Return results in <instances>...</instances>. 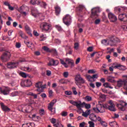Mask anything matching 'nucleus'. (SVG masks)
Wrapping results in <instances>:
<instances>
[{
  "mask_svg": "<svg viewBox=\"0 0 127 127\" xmlns=\"http://www.w3.org/2000/svg\"><path fill=\"white\" fill-rule=\"evenodd\" d=\"M61 115L62 117H66L68 115V113L67 112L63 111L61 113Z\"/></svg>",
  "mask_w": 127,
  "mask_h": 127,
  "instance_id": "49530a36",
  "label": "nucleus"
},
{
  "mask_svg": "<svg viewBox=\"0 0 127 127\" xmlns=\"http://www.w3.org/2000/svg\"><path fill=\"white\" fill-rule=\"evenodd\" d=\"M22 127H32L31 123H26L23 124Z\"/></svg>",
  "mask_w": 127,
  "mask_h": 127,
  "instance_id": "58836bf2",
  "label": "nucleus"
},
{
  "mask_svg": "<svg viewBox=\"0 0 127 127\" xmlns=\"http://www.w3.org/2000/svg\"><path fill=\"white\" fill-rule=\"evenodd\" d=\"M66 61H68V64H69V65H70L71 67L74 66V61L70 60H66Z\"/></svg>",
  "mask_w": 127,
  "mask_h": 127,
  "instance_id": "473e14b6",
  "label": "nucleus"
},
{
  "mask_svg": "<svg viewBox=\"0 0 127 127\" xmlns=\"http://www.w3.org/2000/svg\"><path fill=\"white\" fill-rule=\"evenodd\" d=\"M55 9L56 15H59V14H60V12H61V8L60 6H58V5H57L55 7Z\"/></svg>",
  "mask_w": 127,
  "mask_h": 127,
  "instance_id": "4be33fe9",
  "label": "nucleus"
},
{
  "mask_svg": "<svg viewBox=\"0 0 127 127\" xmlns=\"http://www.w3.org/2000/svg\"><path fill=\"white\" fill-rule=\"evenodd\" d=\"M79 43L76 42L75 43H74V49H75V50H78V48H79Z\"/></svg>",
  "mask_w": 127,
  "mask_h": 127,
  "instance_id": "a18cd8bd",
  "label": "nucleus"
},
{
  "mask_svg": "<svg viewBox=\"0 0 127 127\" xmlns=\"http://www.w3.org/2000/svg\"><path fill=\"white\" fill-rule=\"evenodd\" d=\"M65 95H67V96H70V95H72V92L71 91H65Z\"/></svg>",
  "mask_w": 127,
  "mask_h": 127,
  "instance_id": "e2e57ef3",
  "label": "nucleus"
},
{
  "mask_svg": "<svg viewBox=\"0 0 127 127\" xmlns=\"http://www.w3.org/2000/svg\"><path fill=\"white\" fill-rule=\"evenodd\" d=\"M108 18L111 22H116L117 20H118V18L117 16L114 14V13L112 12H109L108 13Z\"/></svg>",
  "mask_w": 127,
  "mask_h": 127,
  "instance_id": "4468645a",
  "label": "nucleus"
},
{
  "mask_svg": "<svg viewBox=\"0 0 127 127\" xmlns=\"http://www.w3.org/2000/svg\"><path fill=\"white\" fill-rule=\"evenodd\" d=\"M35 87L36 88H37L36 91L37 92H39V93H42L43 92V89L45 87H43L42 85V82L39 81L35 84Z\"/></svg>",
  "mask_w": 127,
  "mask_h": 127,
  "instance_id": "f8f14e48",
  "label": "nucleus"
},
{
  "mask_svg": "<svg viewBox=\"0 0 127 127\" xmlns=\"http://www.w3.org/2000/svg\"><path fill=\"white\" fill-rule=\"evenodd\" d=\"M101 126H102V127H108V124L105 122H103V121L101 122Z\"/></svg>",
  "mask_w": 127,
  "mask_h": 127,
  "instance_id": "8fccbe9b",
  "label": "nucleus"
},
{
  "mask_svg": "<svg viewBox=\"0 0 127 127\" xmlns=\"http://www.w3.org/2000/svg\"><path fill=\"white\" fill-rule=\"evenodd\" d=\"M84 105H85V108L87 109H89L91 108V105L90 104H86V103H85V104H84Z\"/></svg>",
  "mask_w": 127,
  "mask_h": 127,
  "instance_id": "13d9d810",
  "label": "nucleus"
},
{
  "mask_svg": "<svg viewBox=\"0 0 127 127\" xmlns=\"http://www.w3.org/2000/svg\"><path fill=\"white\" fill-rule=\"evenodd\" d=\"M25 107V106L23 105H22L21 106H19L18 107L19 111L20 112H24V111H25V112H27L26 110L24 109Z\"/></svg>",
  "mask_w": 127,
  "mask_h": 127,
  "instance_id": "2f4dec72",
  "label": "nucleus"
},
{
  "mask_svg": "<svg viewBox=\"0 0 127 127\" xmlns=\"http://www.w3.org/2000/svg\"><path fill=\"white\" fill-rule=\"evenodd\" d=\"M56 28L58 30V31H63V29H62V27L60 26L59 25H56Z\"/></svg>",
  "mask_w": 127,
  "mask_h": 127,
  "instance_id": "ea45409f",
  "label": "nucleus"
},
{
  "mask_svg": "<svg viewBox=\"0 0 127 127\" xmlns=\"http://www.w3.org/2000/svg\"><path fill=\"white\" fill-rule=\"evenodd\" d=\"M100 22H101V19H97L95 20L94 23H95V24H99Z\"/></svg>",
  "mask_w": 127,
  "mask_h": 127,
  "instance_id": "864d4df0",
  "label": "nucleus"
},
{
  "mask_svg": "<svg viewBox=\"0 0 127 127\" xmlns=\"http://www.w3.org/2000/svg\"><path fill=\"white\" fill-rule=\"evenodd\" d=\"M98 76L97 74H94L92 76V79H97Z\"/></svg>",
  "mask_w": 127,
  "mask_h": 127,
  "instance_id": "338daca9",
  "label": "nucleus"
},
{
  "mask_svg": "<svg viewBox=\"0 0 127 127\" xmlns=\"http://www.w3.org/2000/svg\"><path fill=\"white\" fill-rule=\"evenodd\" d=\"M24 60H20L19 62L8 63L7 64V67L8 69H14V68H16L18 66L19 62H24Z\"/></svg>",
  "mask_w": 127,
  "mask_h": 127,
  "instance_id": "0eeeda50",
  "label": "nucleus"
},
{
  "mask_svg": "<svg viewBox=\"0 0 127 127\" xmlns=\"http://www.w3.org/2000/svg\"><path fill=\"white\" fill-rule=\"evenodd\" d=\"M18 34L20 35L21 38H23V39H27V38H28L27 36L25 35V34H24L21 30L19 31Z\"/></svg>",
  "mask_w": 127,
  "mask_h": 127,
  "instance_id": "393cba45",
  "label": "nucleus"
},
{
  "mask_svg": "<svg viewBox=\"0 0 127 127\" xmlns=\"http://www.w3.org/2000/svg\"><path fill=\"white\" fill-rule=\"evenodd\" d=\"M51 75V71L49 70H47V76H50Z\"/></svg>",
  "mask_w": 127,
  "mask_h": 127,
  "instance_id": "774afa93",
  "label": "nucleus"
},
{
  "mask_svg": "<svg viewBox=\"0 0 127 127\" xmlns=\"http://www.w3.org/2000/svg\"><path fill=\"white\" fill-rule=\"evenodd\" d=\"M115 107H116V106L113 100H109L107 104H105V109H106V110H109V111L111 112H116Z\"/></svg>",
  "mask_w": 127,
  "mask_h": 127,
  "instance_id": "20e7f679",
  "label": "nucleus"
},
{
  "mask_svg": "<svg viewBox=\"0 0 127 127\" xmlns=\"http://www.w3.org/2000/svg\"><path fill=\"white\" fill-rule=\"evenodd\" d=\"M88 73L89 74H95V73H96V71L94 69H90L88 71Z\"/></svg>",
  "mask_w": 127,
  "mask_h": 127,
  "instance_id": "3c124183",
  "label": "nucleus"
},
{
  "mask_svg": "<svg viewBox=\"0 0 127 127\" xmlns=\"http://www.w3.org/2000/svg\"><path fill=\"white\" fill-rule=\"evenodd\" d=\"M120 42V39L118 38H114L110 39L108 43H107V40H103L101 42L102 44L104 45H108V44L110 45V46H115L117 43H119Z\"/></svg>",
  "mask_w": 127,
  "mask_h": 127,
  "instance_id": "f03ea898",
  "label": "nucleus"
},
{
  "mask_svg": "<svg viewBox=\"0 0 127 127\" xmlns=\"http://www.w3.org/2000/svg\"><path fill=\"white\" fill-rule=\"evenodd\" d=\"M115 10H116V11H119V12H121V9L120 8V7H116L115 8Z\"/></svg>",
  "mask_w": 127,
  "mask_h": 127,
  "instance_id": "0e129e2a",
  "label": "nucleus"
},
{
  "mask_svg": "<svg viewBox=\"0 0 127 127\" xmlns=\"http://www.w3.org/2000/svg\"><path fill=\"white\" fill-rule=\"evenodd\" d=\"M56 102H57V100L56 99H54L49 104L48 109L49 111H51V115H54V114L56 113L55 108H53V106H54V105L56 103Z\"/></svg>",
  "mask_w": 127,
  "mask_h": 127,
  "instance_id": "423d86ee",
  "label": "nucleus"
},
{
  "mask_svg": "<svg viewBox=\"0 0 127 127\" xmlns=\"http://www.w3.org/2000/svg\"><path fill=\"white\" fill-rule=\"evenodd\" d=\"M48 66H54V59H51L49 60V63L48 64Z\"/></svg>",
  "mask_w": 127,
  "mask_h": 127,
  "instance_id": "e433bc0d",
  "label": "nucleus"
},
{
  "mask_svg": "<svg viewBox=\"0 0 127 127\" xmlns=\"http://www.w3.org/2000/svg\"><path fill=\"white\" fill-rule=\"evenodd\" d=\"M63 76L64 77V78H67L69 76V72H68V71L64 72L63 73Z\"/></svg>",
  "mask_w": 127,
  "mask_h": 127,
  "instance_id": "de8ad7c7",
  "label": "nucleus"
},
{
  "mask_svg": "<svg viewBox=\"0 0 127 127\" xmlns=\"http://www.w3.org/2000/svg\"><path fill=\"white\" fill-rule=\"evenodd\" d=\"M109 125L111 127H119V125L116 121L110 122Z\"/></svg>",
  "mask_w": 127,
  "mask_h": 127,
  "instance_id": "c85d7f7f",
  "label": "nucleus"
},
{
  "mask_svg": "<svg viewBox=\"0 0 127 127\" xmlns=\"http://www.w3.org/2000/svg\"><path fill=\"white\" fill-rule=\"evenodd\" d=\"M59 82L61 84H66V81H65V79H62L59 80Z\"/></svg>",
  "mask_w": 127,
  "mask_h": 127,
  "instance_id": "680f3d73",
  "label": "nucleus"
},
{
  "mask_svg": "<svg viewBox=\"0 0 127 127\" xmlns=\"http://www.w3.org/2000/svg\"><path fill=\"white\" fill-rule=\"evenodd\" d=\"M77 8H79V10H83V9L85 8V6H84L83 5L80 4L79 5Z\"/></svg>",
  "mask_w": 127,
  "mask_h": 127,
  "instance_id": "09e8293b",
  "label": "nucleus"
},
{
  "mask_svg": "<svg viewBox=\"0 0 127 127\" xmlns=\"http://www.w3.org/2000/svg\"><path fill=\"white\" fill-rule=\"evenodd\" d=\"M42 49L44 51H45L46 52H48L49 53H51V52H52V51H51V50H50V49H49V48L47 46L43 47Z\"/></svg>",
  "mask_w": 127,
  "mask_h": 127,
  "instance_id": "cd10ccee",
  "label": "nucleus"
},
{
  "mask_svg": "<svg viewBox=\"0 0 127 127\" xmlns=\"http://www.w3.org/2000/svg\"><path fill=\"white\" fill-rule=\"evenodd\" d=\"M0 105L3 112H7L10 111V109H9V108H8V107L7 106H5L3 103H0Z\"/></svg>",
  "mask_w": 127,
  "mask_h": 127,
  "instance_id": "6ab92c4d",
  "label": "nucleus"
},
{
  "mask_svg": "<svg viewBox=\"0 0 127 127\" xmlns=\"http://www.w3.org/2000/svg\"><path fill=\"white\" fill-rule=\"evenodd\" d=\"M95 84L97 88H99L102 86V83L99 82H96Z\"/></svg>",
  "mask_w": 127,
  "mask_h": 127,
  "instance_id": "5fc2aeb1",
  "label": "nucleus"
},
{
  "mask_svg": "<svg viewBox=\"0 0 127 127\" xmlns=\"http://www.w3.org/2000/svg\"><path fill=\"white\" fill-rule=\"evenodd\" d=\"M107 80L110 83H116V81L115 80V77H112L111 76H109L107 78Z\"/></svg>",
  "mask_w": 127,
  "mask_h": 127,
  "instance_id": "7c9ffc66",
  "label": "nucleus"
},
{
  "mask_svg": "<svg viewBox=\"0 0 127 127\" xmlns=\"http://www.w3.org/2000/svg\"><path fill=\"white\" fill-rule=\"evenodd\" d=\"M59 64V62L58 60H54V66H57Z\"/></svg>",
  "mask_w": 127,
  "mask_h": 127,
  "instance_id": "603ef678",
  "label": "nucleus"
},
{
  "mask_svg": "<svg viewBox=\"0 0 127 127\" xmlns=\"http://www.w3.org/2000/svg\"><path fill=\"white\" fill-rule=\"evenodd\" d=\"M24 70L27 72H30L31 71V68H30L29 67H25Z\"/></svg>",
  "mask_w": 127,
  "mask_h": 127,
  "instance_id": "6e6d98bb",
  "label": "nucleus"
},
{
  "mask_svg": "<svg viewBox=\"0 0 127 127\" xmlns=\"http://www.w3.org/2000/svg\"><path fill=\"white\" fill-rule=\"evenodd\" d=\"M127 106V103L124 101H122L120 104H118L117 107L120 111H126V107Z\"/></svg>",
  "mask_w": 127,
  "mask_h": 127,
  "instance_id": "ddd939ff",
  "label": "nucleus"
},
{
  "mask_svg": "<svg viewBox=\"0 0 127 127\" xmlns=\"http://www.w3.org/2000/svg\"><path fill=\"white\" fill-rule=\"evenodd\" d=\"M85 100L87 101V102H90L92 101V97L90 96H86L85 97Z\"/></svg>",
  "mask_w": 127,
  "mask_h": 127,
  "instance_id": "c03bdc74",
  "label": "nucleus"
},
{
  "mask_svg": "<svg viewBox=\"0 0 127 127\" xmlns=\"http://www.w3.org/2000/svg\"><path fill=\"white\" fill-rule=\"evenodd\" d=\"M22 87H30L32 85V82L29 79H27L21 83Z\"/></svg>",
  "mask_w": 127,
  "mask_h": 127,
  "instance_id": "dca6fc26",
  "label": "nucleus"
},
{
  "mask_svg": "<svg viewBox=\"0 0 127 127\" xmlns=\"http://www.w3.org/2000/svg\"><path fill=\"white\" fill-rule=\"evenodd\" d=\"M106 107L105 104H103L102 102H99L96 105V108H93V110L95 113H105Z\"/></svg>",
  "mask_w": 127,
  "mask_h": 127,
  "instance_id": "7ed1b4c3",
  "label": "nucleus"
},
{
  "mask_svg": "<svg viewBox=\"0 0 127 127\" xmlns=\"http://www.w3.org/2000/svg\"><path fill=\"white\" fill-rule=\"evenodd\" d=\"M115 69H119V70H122V71H125L127 70V67L125 66L122 65L121 64H117L114 66Z\"/></svg>",
  "mask_w": 127,
  "mask_h": 127,
  "instance_id": "aec40b11",
  "label": "nucleus"
},
{
  "mask_svg": "<svg viewBox=\"0 0 127 127\" xmlns=\"http://www.w3.org/2000/svg\"><path fill=\"white\" fill-rule=\"evenodd\" d=\"M39 113L41 116H44L45 115V111L44 109H41L39 111Z\"/></svg>",
  "mask_w": 127,
  "mask_h": 127,
  "instance_id": "37998d69",
  "label": "nucleus"
},
{
  "mask_svg": "<svg viewBox=\"0 0 127 127\" xmlns=\"http://www.w3.org/2000/svg\"><path fill=\"white\" fill-rule=\"evenodd\" d=\"M93 48H94L93 47H89L87 48V51H88V52H92V51H93Z\"/></svg>",
  "mask_w": 127,
  "mask_h": 127,
  "instance_id": "052dcab7",
  "label": "nucleus"
},
{
  "mask_svg": "<svg viewBox=\"0 0 127 127\" xmlns=\"http://www.w3.org/2000/svg\"><path fill=\"white\" fill-rule=\"evenodd\" d=\"M28 96H33L34 97V99H37V95L34 94V93L32 92H29L27 94Z\"/></svg>",
  "mask_w": 127,
  "mask_h": 127,
  "instance_id": "f704fd0d",
  "label": "nucleus"
},
{
  "mask_svg": "<svg viewBox=\"0 0 127 127\" xmlns=\"http://www.w3.org/2000/svg\"><path fill=\"white\" fill-rule=\"evenodd\" d=\"M15 46L16 47V48H20V47H21V44H20V43H16V45Z\"/></svg>",
  "mask_w": 127,
  "mask_h": 127,
  "instance_id": "4d7b16f0",
  "label": "nucleus"
},
{
  "mask_svg": "<svg viewBox=\"0 0 127 127\" xmlns=\"http://www.w3.org/2000/svg\"><path fill=\"white\" fill-rule=\"evenodd\" d=\"M28 8L27 7V6L23 5L20 7L19 11V12H22V11H25L26 10H27Z\"/></svg>",
  "mask_w": 127,
  "mask_h": 127,
  "instance_id": "a878e982",
  "label": "nucleus"
},
{
  "mask_svg": "<svg viewBox=\"0 0 127 127\" xmlns=\"http://www.w3.org/2000/svg\"><path fill=\"white\" fill-rule=\"evenodd\" d=\"M72 91L74 95H77V94H78V92H77V91H76L75 87H72Z\"/></svg>",
  "mask_w": 127,
  "mask_h": 127,
  "instance_id": "bf43d9fd",
  "label": "nucleus"
},
{
  "mask_svg": "<svg viewBox=\"0 0 127 127\" xmlns=\"http://www.w3.org/2000/svg\"><path fill=\"white\" fill-rule=\"evenodd\" d=\"M51 123L52 124H56V119H54V118H52L51 120Z\"/></svg>",
  "mask_w": 127,
  "mask_h": 127,
  "instance_id": "69168bd1",
  "label": "nucleus"
},
{
  "mask_svg": "<svg viewBox=\"0 0 127 127\" xmlns=\"http://www.w3.org/2000/svg\"><path fill=\"white\" fill-rule=\"evenodd\" d=\"M70 104L73 105V106H75L76 107L77 110V113L78 114H81L82 112V116L84 117V118H88V116L91 114V110H87L85 112L83 111L82 108H84V105H85V102L82 103L81 101H74V100H70L69 101Z\"/></svg>",
  "mask_w": 127,
  "mask_h": 127,
  "instance_id": "f257e3e1",
  "label": "nucleus"
},
{
  "mask_svg": "<svg viewBox=\"0 0 127 127\" xmlns=\"http://www.w3.org/2000/svg\"><path fill=\"white\" fill-rule=\"evenodd\" d=\"M104 87L105 88H109L110 89H113V87L110 86V83L108 82H105L103 84Z\"/></svg>",
  "mask_w": 127,
  "mask_h": 127,
  "instance_id": "72a5a7b5",
  "label": "nucleus"
},
{
  "mask_svg": "<svg viewBox=\"0 0 127 127\" xmlns=\"http://www.w3.org/2000/svg\"><path fill=\"white\" fill-rule=\"evenodd\" d=\"M118 18L121 21H124L126 22V21H127V14L126 13L120 14L119 15Z\"/></svg>",
  "mask_w": 127,
  "mask_h": 127,
  "instance_id": "a211bd4d",
  "label": "nucleus"
},
{
  "mask_svg": "<svg viewBox=\"0 0 127 127\" xmlns=\"http://www.w3.org/2000/svg\"><path fill=\"white\" fill-rule=\"evenodd\" d=\"M55 127H64V126L61 124V123H57L56 124L54 125Z\"/></svg>",
  "mask_w": 127,
  "mask_h": 127,
  "instance_id": "a19ab883",
  "label": "nucleus"
},
{
  "mask_svg": "<svg viewBox=\"0 0 127 127\" xmlns=\"http://www.w3.org/2000/svg\"><path fill=\"white\" fill-rule=\"evenodd\" d=\"M98 11V10L96 8H93L91 10V17L93 19H95V18H97L98 17V15H97V12Z\"/></svg>",
  "mask_w": 127,
  "mask_h": 127,
  "instance_id": "412c9836",
  "label": "nucleus"
},
{
  "mask_svg": "<svg viewBox=\"0 0 127 127\" xmlns=\"http://www.w3.org/2000/svg\"><path fill=\"white\" fill-rule=\"evenodd\" d=\"M75 83L76 85H80V84H85V80L83 78L80 74H78L75 77Z\"/></svg>",
  "mask_w": 127,
  "mask_h": 127,
  "instance_id": "1a4fd4ad",
  "label": "nucleus"
},
{
  "mask_svg": "<svg viewBox=\"0 0 127 127\" xmlns=\"http://www.w3.org/2000/svg\"><path fill=\"white\" fill-rule=\"evenodd\" d=\"M37 4H40L41 6L44 7V8H46V6H47V4L44 1H41L40 0H38Z\"/></svg>",
  "mask_w": 127,
  "mask_h": 127,
  "instance_id": "5701e85b",
  "label": "nucleus"
},
{
  "mask_svg": "<svg viewBox=\"0 0 127 127\" xmlns=\"http://www.w3.org/2000/svg\"><path fill=\"white\" fill-rule=\"evenodd\" d=\"M63 21L65 25L69 26L71 24V16L69 14H66L64 17L63 18Z\"/></svg>",
  "mask_w": 127,
  "mask_h": 127,
  "instance_id": "9b49d317",
  "label": "nucleus"
},
{
  "mask_svg": "<svg viewBox=\"0 0 127 127\" xmlns=\"http://www.w3.org/2000/svg\"><path fill=\"white\" fill-rule=\"evenodd\" d=\"M89 119L92 122H95V121H97V116L94 114H91L89 115Z\"/></svg>",
  "mask_w": 127,
  "mask_h": 127,
  "instance_id": "b1692460",
  "label": "nucleus"
},
{
  "mask_svg": "<svg viewBox=\"0 0 127 127\" xmlns=\"http://www.w3.org/2000/svg\"><path fill=\"white\" fill-rule=\"evenodd\" d=\"M25 29L26 31H27V32H28V33L29 34L30 36H31V37H32V34H31V33H30V28H29V27L28 25H26L25 26Z\"/></svg>",
  "mask_w": 127,
  "mask_h": 127,
  "instance_id": "c756f323",
  "label": "nucleus"
},
{
  "mask_svg": "<svg viewBox=\"0 0 127 127\" xmlns=\"http://www.w3.org/2000/svg\"><path fill=\"white\" fill-rule=\"evenodd\" d=\"M19 75H20L21 77H23V78H26V77H27V75L26 74V73L23 72H20Z\"/></svg>",
  "mask_w": 127,
  "mask_h": 127,
  "instance_id": "79ce46f5",
  "label": "nucleus"
},
{
  "mask_svg": "<svg viewBox=\"0 0 127 127\" xmlns=\"http://www.w3.org/2000/svg\"><path fill=\"white\" fill-rule=\"evenodd\" d=\"M18 95V91H14L11 93V97H15Z\"/></svg>",
  "mask_w": 127,
  "mask_h": 127,
  "instance_id": "4c0bfd02",
  "label": "nucleus"
},
{
  "mask_svg": "<svg viewBox=\"0 0 127 127\" xmlns=\"http://www.w3.org/2000/svg\"><path fill=\"white\" fill-rule=\"evenodd\" d=\"M31 13L34 17L37 18V19H40V20H43L44 19L45 16L42 13H37V11L32 10L31 11Z\"/></svg>",
  "mask_w": 127,
  "mask_h": 127,
  "instance_id": "6e6552de",
  "label": "nucleus"
},
{
  "mask_svg": "<svg viewBox=\"0 0 127 127\" xmlns=\"http://www.w3.org/2000/svg\"><path fill=\"white\" fill-rule=\"evenodd\" d=\"M47 38V36H46V34H42L40 36V41H44L46 40V39Z\"/></svg>",
  "mask_w": 127,
  "mask_h": 127,
  "instance_id": "bb28decb",
  "label": "nucleus"
},
{
  "mask_svg": "<svg viewBox=\"0 0 127 127\" xmlns=\"http://www.w3.org/2000/svg\"><path fill=\"white\" fill-rule=\"evenodd\" d=\"M0 93L2 95L6 96L9 94V88L8 87H3L0 88Z\"/></svg>",
  "mask_w": 127,
  "mask_h": 127,
  "instance_id": "2eb2a0df",
  "label": "nucleus"
},
{
  "mask_svg": "<svg viewBox=\"0 0 127 127\" xmlns=\"http://www.w3.org/2000/svg\"><path fill=\"white\" fill-rule=\"evenodd\" d=\"M24 43L26 44L27 46L29 47V48H31V45L33 46V44L32 43H30L29 42H26V41H24Z\"/></svg>",
  "mask_w": 127,
  "mask_h": 127,
  "instance_id": "c9c22d12",
  "label": "nucleus"
},
{
  "mask_svg": "<svg viewBox=\"0 0 127 127\" xmlns=\"http://www.w3.org/2000/svg\"><path fill=\"white\" fill-rule=\"evenodd\" d=\"M40 28L42 31L47 32L51 28V24L47 23V22H42L40 24Z\"/></svg>",
  "mask_w": 127,
  "mask_h": 127,
  "instance_id": "39448f33",
  "label": "nucleus"
},
{
  "mask_svg": "<svg viewBox=\"0 0 127 127\" xmlns=\"http://www.w3.org/2000/svg\"><path fill=\"white\" fill-rule=\"evenodd\" d=\"M123 85L125 86V85H127V79H124L123 80L122 79H119L117 81V86L121 88Z\"/></svg>",
  "mask_w": 127,
  "mask_h": 127,
  "instance_id": "f3484780",
  "label": "nucleus"
},
{
  "mask_svg": "<svg viewBox=\"0 0 127 127\" xmlns=\"http://www.w3.org/2000/svg\"><path fill=\"white\" fill-rule=\"evenodd\" d=\"M11 56V54H10V52L6 51L2 54L1 57V59L3 62H6V61L9 60Z\"/></svg>",
  "mask_w": 127,
  "mask_h": 127,
  "instance_id": "9d476101",
  "label": "nucleus"
}]
</instances>
